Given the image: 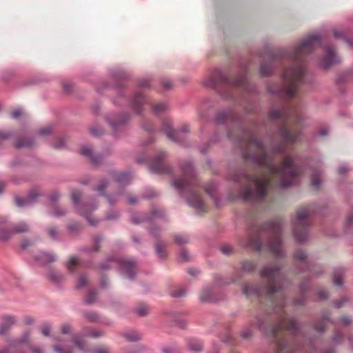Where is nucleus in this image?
Returning <instances> with one entry per match:
<instances>
[{"label":"nucleus","instance_id":"1","mask_svg":"<svg viewBox=\"0 0 353 353\" xmlns=\"http://www.w3.org/2000/svg\"><path fill=\"white\" fill-rule=\"evenodd\" d=\"M321 43L322 37L320 35L311 34L292 50L279 49L275 52H269L265 54H261L260 57L266 58L269 62L261 65L260 74L262 77L269 76L272 73L273 70L272 62L275 59L288 57L295 63L294 66L289 67L284 70L282 76L284 84L279 88L269 86L268 88V91L287 99L294 97L305 74L303 65V57L312 53L316 48L321 47Z\"/></svg>","mask_w":353,"mask_h":353},{"label":"nucleus","instance_id":"2","mask_svg":"<svg viewBox=\"0 0 353 353\" xmlns=\"http://www.w3.org/2000/svg\"><path fill=\"white\" fill-rule=\"evenodd\" d=\"M239 145L241 147H250L254 145L259 150L257 154H252L245 150L243 157L247 161H250L259 166L267 167L271 173L281 176V186L288 188L295 183L298 168L291 157H286L282 164L279 166L274 165L265 150L263 142L259 140L250 132H245L239 140Z\"/></svg>","mask_w":353,"mask_h":353},{"label":"nucleus","instance_id":"3","mask_svg":"<svg viewBox=\"0 0 353 353\" xmlns=\"http://www.w3.org/2000/svg\"><path fill=\"white\" fill-rule=\"evenodd\" d=\"M257 327L258 329L265 335L272 337L276 342L278 353H293L289 348L288 343L286 340L282 339L278 341L280 337V333L286 330L292 333H296L300 328V323L295 318H281L277 323H274L269 327L265 324V321L262 318H258L256 322L251 321L248 327L244 328L241 336L244 339H248L253 336L252 328Z\"/></svg>","mask_w":353,"mask_h":353},{"label":"nucleus","instance_id":"4","mask_svg":"<svg viewBox=\"0 0 353 353\" xmlns=\"http://www.w3.org/2000/svg\"><path fill=\"white\" fill-rule=\"evenodd\" d=\"M282 226L283 223L281 219L263 223L258 228L254 236H249L248 244L259 252L263 248V237L265 235L268 236L269 237L268 242L269 250L276 256H283L284 252L282 248L281 239Z\"/></svg>","mask_w":353,"mask_h":353},{"label":"nucleus","instance_id":"5","mask_svg":"<svg viewBox=\"0 0 353 353\" xmlns=\"http://www.w3.org/2000/svg\"><path fill=\"white\" fill-rule=\"evenodd\" d=\"M260 276L266 281V285L255 284L245 285L243 289V294L245 296L256 295L259 297L263 296H270L283 288L284 276L281 272L279 265L265 266L260 271Z\"/></svg>","mask_w":353,"mask_h":353},{"label":"nucleus","instance_id":"6","mask_svg":"<svg viewBox=\"0 0 353 353\" xmlns=\"http://www.w3.org/2000/svg\"><path fill=\"white\" fill-rule=\"evenodd\" d=\"M232 179L235 182L246 181L250 183L239 192L240 197L244 201L261 202L268 194L270 181L265 177L250 175L244 170H240L232 176Z\"/></svg>","mask_w":353,"mask_h":353},{"label":"nucleus","instance_id":"7","mask_svg":"<svg viewBox=\"0 0 353 353\" xmlns=\"http://www.w3.org/2000/svg\"><path fill=\"white\" fill-rule=\"evenodd\" d=\"M269 117L272 119H283L285 120V123L279 125L276 132V134L283 142L293 144L297 141L301 132L298 130L290 128L287 123L288 120L293 118L296 120L297 123H301V117L294 108L288 105L281 110L273 109L270 112Z\"/></svg>","mask_w":353,"mask_h":353},{"label":"nucleus","instance_id":"8","mask_svg":"<svg viewBox=\"0 0 353 353\" xmlns=\"http://www.w3.org/2000/svg\"><path fill=\"white\" fill-rule=\"evenodd\" d=\"M248 80L244 75L239 76L234 81L229 79V74L219 69L214 70L203 83L205 87L216 90L224 99L232 97L231 88L234 85L244 87Z\"/></svg>","mask_w":353,"mask_h":353},{"label":"nucleus","instance_id":"9","mask_svg":"<svg viewBox=\"0 0 353 353\" xmlns=\"http://www.w3.org/2000/svg\"><path fill=\"white\" fill-rule=\"evenodd\" d=\"M309 210L303 208L297 210L296 217L293 222V234L298 243H303L307 239V230L310 225Z\"/></svg>","mask_w":353,"mask_h":353},{"label":"nucleus","instance_id":"10","mask_svg":"<svg viewBox=\"0 0 353 353\" xmlns=\"http://www.w3.org/2000/svg\"><path fill=\"white\" fill-rule=\"evenodd\" d=\"M161 130L172 141L184 147L188 146L186 143V137L181 134L190 132V126L188 124H183L179 130H174L171 122L165 121L163 122Z\"/></svg>","mask_w":353,"mask_h":353},{"label":"nucleus","instance_id":"11","mask_svg":"<svg viewBox=\"0 0 353 353\" xmlns=\"http://www.w3.org/2000/svg\"><path fill=\"white\" fill-rule=\"evenodd\" d=\"M167 156L168 154L165 152H160L155 155L152 162L148 165L150 172L153 174H172V168L163 163V160Z\"/></svg>","mask_w":353,"mask_h":353},{"label":"nucleus","instance_id":"12","mask_svg":"<svg viewBox=\"0 0 353 353\" xmlns=\"http://www.w3.org/2000/svg\"><path fill=\"white\" fill-rule=\"evenodd\" d=\"M112 75L115 81V89L117 93V99H114L113 103L115 105H119L118 99L124 98L125 83L130 79V75L122 70H115L112 72Z\"/></svg>","mask_w":353,"mask_h":353},{"label":"nucleus","instance_id":"13","mask_svg":"<svg viewBox=\"0 0 353 353\" xmlns=\"http://www.w3.org/2000/svg\"><path fill=\"white\" fill-rule=\"evenodd\" d=\"M119 264V270L123 275H126L130 280H134L137 274V262L134 259L119 258L117 260Z\"/></svg>","mask_w":353,"mask_h":353},{"label":"nucleus","instance_id":"14","mask_svg":"<svg viewBox=\"0 0 353 353\" xmlns=\"http://www.w3.org/2000/svg\"><path fill=\"white\" fill-rule=\"evenodd\" d=\"M42 194L37 190L33 189L30 190L26 197L22 198L19 196H14L15 204L19 208H26L32 206L35 204Z\"/></svg>","mask_w":353,"mask_h":353},{"label":"nucleus","instance_id":"15","mask_svg":"<svg viewBox=\"0 0 353 353\" xmlns=\"http://www.w3.org/2000/svg\"><path fill=\"white\" fill-rule=\"evenodd\" d=\"M325 55L322 58V63L321 67L323 69H328L329 68L340 63L341 59L336 54L334 49L332 46H327L325 48Z\"/></svg>","mask_w":353,"mask_h":353},{"label":"nucleus","instance_id":"16","mask_svg":"<svg viewBox=\"0 0 353 353\" xmlns=\"http://www.w3.org/2000/svg\"><path fill=\"white\" fill-rule=\"evenodd\" d=\"M80 153L85 156L87 157H89L90 159L91 163L95 166L98 167L100 165H101L105 159V155L103 153H94L92 148H90L88 146H83L80 150Z\"/></svg>","mask_w":353,"mask_h":353},{"label":"nucleus","instance_id":"17","mask_svg":"<svg viewBox=\"0 0 353 353\" xmlns=\"http://www.w3.org/2000/svg\"><path fill=\"white\" fill-rule=\"evenodd\" d=\"M34 260L42 267H48L57 260V256L54 252L39 251L34 256Z\"/></svg>","mask_w":353,"mask_h":353},{"label":"nucleus","instance_id":"18","mask_svg":"<svg viewBox=\"0 0 353 353\" xmlns=\"http://www.w3.org/2000/svg\"><path fill=\"white\" fill-rule=\"evenodd\" d=\"M107 121L112 127V130L117 132L119 129L124 125L127 124L130 121V116L127 113H123L115 118L107 117Z\"/></svg>","mask_w":353,"mask_h":353},{"label":"nucleus","instance_id":"19","mask_svg":"<svg viewBox=\"0 0 353 353\" xmlns=\"http://www.w3.org/2000/svg\"><path fill=\"white\" fill-rule=\"evenodd\" d=\"M110 174L113 176L116 183L121 186L129 185L132 181V172L131 170L125 172L110 171Z\"/></svg>","mask_w":353,"mask_h":353},{"label":"nucleus","instance_id":"20","mask_svg":"<svg viewBox=\"0 0 353 353\" xmlns=\"http://www.w3.org/2000/svg\"><path fill=\"white\" fill-rule=\"evenodd\" d=\"M12 236L11 224L6 219L0 217V241L6 242Z\"/></svg>","mask_w":353,"mask_h":353},{"label":"nucleus","instance_id":"21","mask_svg":"<svg viewBox=\"0 0 353 353\" xmlns=\"http://www.w3.org/2000/svg\"><path fill=\"white\" fill-rule=\"evenodd\" d=\"M0 335L6 336L9 330L16 323V317L14 315L4 314L1 317Z\"/></svg>","mask_w":353,"mask_h":353},{"label":"nucleus","instance_id":"22","mask_svg":"<svg viewBox=\"0 0 353 353\" xmlns=\"http://www.w3.org/2000/svg\"><path fill=\"white\" fill-rule=\"evenodd\" d=\"M187 203L199 212L205 211L204 203L195 194V192H191L190 195L187 199Z\"/></svg>","mask_w":353,"mask_h":353},{"label":"nucleus","instance_id":"23","mask_svg":"<svg viewBox=\"0 0 353 353\" xmlns=\"http://www.w3.org/2000/svg\"><path fill=\"white\" fill-rule=\"evenodd\" d=\"M145 101L143 96L137 92L134 94V97L130 100V105L134 113L140 114L142 112V106Z\"/></svg>","mask_w":353,"mask_h":353},{"label":"nucleus","instance_id":"24","mask_svg":"<svg viewBox=\"0 0 353 353\" xmlns=\"http://www.w3.org/2000/svg\"><path fill=\"white\" fill-rule=\"evenodd\" d=\"M183 176L184 177L190 176L191 178H195L196 171L194 169V164L192 161H187L180 165Z\"/></svg>","mask_w":353,"mask_h":353},{"label":"nucleus","instance_id":"25","mask_svg":"<svg viewBox=\"0 0 353 353\" xmlns=\"http://www.w3.org/2000/svg\"><path fill=\"white\" fill-rule=\"evenodd\" d=\"M150 221H151V217L148 215V213L141 214L134 212L131 214V222L134 225Z\"/></svg>","mask_w":353,"mask_h":353},{"label":"nucleus","instance_id":"26","mask_svg":"<svg viewBox=\"0 0 353 353\" xmlns=\"http://www.w3.org/2000/svg\"><path fill=\"white\" fill-rule=\"evenodd\" d=\"M311 169L313 172L311 179L312 185L313 188L317 189L321 184V176L322 175L323 171V170L317 169L314 166H311Z\"/></svg>","mask_w":353,"mask_h":353},{"label":"nucleus","instance_id":"27","mask_svg":"<svg viewBox=\"0 0 353 353\" xmlns=\"http://www.w3.org/2000/svg\"><path fill=\"white\" fill-rule=\"evenodd\" d=\"M36 144V140L34 137H30L28 139H20L15 142V148L17 149L22 148H34Z\"/></svg>","mask_w":353,"mask_h":353},{"label":"nucleus","instance_id":"28","mask_svg":"<svg viewBox=\"0 0 353 353\" xmlns=\"http://www.w3.org/2000/svg\"><path fill=\"white\" fill-rule=\"evenodd\" d=\"M11 228L13 235L26 233L29 231V225L26 222L23 221L19 222V223L11 225Z\"/></svg>","mask_w":353,"mask_h":353},{"label":"nucleus","instance_id":"29","mask_svg":"<svg viewBox=\"0 0 353 353\" xmlns=\"http://www.w3.org/2000/svg\"><path fill=\"white\" fill-rule=\"evenodd\" d=\"M154 249L159 259L163 260L167 257V252L163 241L158 240L154 245Z\"/></svg>","mask_w":353,"mask_h":353},{"label":"nucleus","instance_id":"30","mask_svg":"<svg viewBox=\"0 0 353 353\" xmlns=\"http://www.w3.org/2000/svg\"><path fill=\"white\" fill-rule=\"evenodd\" d=\"M188 349L190 351L201 352L203 350V343L196 339H190L188 341Z\"/></svg>","mask_w":353,"mask_h":353},{"label":"nucleus","instance_id":"31","mask_svg":"<svg viewBox=\"0 0 353 353\" xmlns=\"http://www.w3.org/2000/svg\"><path fill=\"white\" fill-rule=\"evenodd\" d=\"M305 271H310L312 273L311 276H309L311 278V279L312 278L319 277L324 272V270L321 268H319L318 270L317 269L316 270H310L309 265L307 266L306 270L302 269L300 267H296L295 269L296 274H300V273L304 272Z\"/></svg>","mask_w":353,"mask_h":353},{"label":"nucleus","instance_id":"32","mask_svg":"<svg viewBox=\"0 0 353 353\" xmlns=\"http://www.w3.org/2000/svg\"><path fill=\"white\" fill-rule=\"evenodd\" d=\"M200 301L201 302H213L214 299L212 297V290L210 287L204 288L201 295Z\"/></svg>","mask_w":353,"mask_h":353},{"label":"nucleus","instance_id":"33","mask_svg":"<svg viewBox=\"0 0 353 353\" xmlns=\"http://www.w3.org/2000/svg\"><path fill=\"white\" fill-rule=\"evenodd\" d=\"M353 75L352 70H347L338 75L335 80V83L337 85H341L343 83L347 82Z\"/></svg>","mask_w":353,"mask_h":353},{"label":"nucleus","instance_id":"34","mask_svg":"<svg viewBox=\"0 0 353 353\" xmlns=\"http://www.w3.org/2000/svg\"><path fill=\"white\" fill-rule=\"evenodd\" d=\"M72 342L81 351H87L86 342L83 340V336L80 335H74L71 339Z\"/></svg>","mask_w":353,"mask_h":353},{"label":"nucleus","instance_id":"35","mask_svg":"<svg viewBox=\"0 0 353 353\" xmlns=\"http://www.w3.org/2000/svg\"><path fill=\"white\" fill-rule=\"evenodd\" d=\"M344 270L341 268H336L334 272L333 283L336 286H341L343 282V275Z\"/></svg>","mask_w":353,"mask_h":353},{"label":"nucleus","instance_id":"36","mask_svg":"<svg viewBox=\"0 0 353 353\" xmlns=\"http://www.w3.org/2000/svg\"><path fill=\"white\" fill-rule=\"evenodd\" d=\"M310 277H305L299 284V289L300 294L305 295V294L310 290Z\"/></svg>","mask_w":353,"mask_h":353},{"label":"nucleus","instance_id":"37","mask_svg":"<svg viewBox=\"0 0 353 353\" xmlns=\"http://www.w3.org/2000/svg\"><path fill=\"white\" fill-rule=\"evenodd\" d=\"M148 215L151 217V221L155 218L163 219L165 221H168L165 211L164 210H159L154 208Z\"/></svg>","mask_w":353,"mask_h":353},{"label":"nucleus","instance_id":"38","mask_svg":"<svg viewBox=\"0 0 353 353\" xmlns=\"http://www.w3.org/2000/svg\"><path fill=\"white\" fill-rule=\"evenodd\" d=\"M134 312L140 317L145 316L148 314L149 307L144 303H141L137 307L134 308Z\"/></svg>","mask_w":353,"mask_h":353},{"label":"nucleus","instance_id":"39","mask_svg":"<svg viewBox=\"0 0 353 353\" xmlns=\"http://www.w3.org/2000/svg\"><path fill=\"white\" fill-rule=\"evenodd\" d=\"M326 322H331V319L327 315H323L321 316V321L314 326V330L320 334H323L325 331V324Z\"/></svg>","mask_w":353,"mask_h":353},{"label":"nucleus","instance_id":"40","mask_svg":"<svg viewBox=\"0 0 353 353\" xmlns=\"http://www.w3.org/2000/svg\"><path fill=\"white\" fill-rule=\"evenodd\" d=\"M230 112L228 111H220L217 112L215 118L214 123L217 125L223 124L229 118Z\"/></svg>","mask_w":353,"mask_h":353},{"label":"nucleus","instance_id":"41","mask_svg":"<svg viewBox=\"0 0 353 353\" xmlns=\"http://www.w3.org/2000/svg\"><path fill=\"white\" fill-rule=\"evenodd\" d=\"M30 339V332L26 330L23 332L21 338L14 340L10 343V345L17 346L19 345L25 344L28 342Z\"/></svg>","mask_w":353,"mask_h":353},{"label":"nucleus","instance_id":"42","mask_svg":"<svg viewBox=\"0 0 353 353\" xmlns=\"http://www.w3.org/2000/svg\"><path fill=\"white\" fill-rule=\"evenodd\" d=\"M103 240V236L102 234H96L92 238L93 250L94 252H98L100 251Z\"/></svg>","mask_w":353,"mask_h":353},{"label":"nucleus","instance_id":"43","mask_svg":"<svg viewBox=\"0 0 353 353\" xmlns=\"http://www.w3.org/2000/svg\"><path fill=\"white\" fill-rule=\"evenodd\" d=\"M108 186V181L107 179H102L98 185L94 188V190L98 191L100 196H104L105 194L106 188Z\"/></svg>","mask_w":353,"mask_h":353},{"label":"nucleus","instance_id":"44","mask_svg":"<svg viewBox=\"0 0 353 353\" xmlns=\"http://www.w3.org/2000/svg\"><path fill=\"white\" fill-rule=\"evenodd\" d=\"M172 184L176 189L183 190L188 188L190 183L187 180L182 178L172 181Z\"/></svg>","mask_w":353,"mask_h":353},{"label":"nucleus","instance_id":"45","mask_svg":"<svg viewBox=\"0 0 353 353\" xmlns=\"http://www.w3.org/2000/svg\"><path fill=\"white\" fill-rule=\"evenodd\" d=\"M97 291L96 290H90L88 293L87 298L85 299L84 303L86 305H92L93 304L97 299Z\"/></svg>","mask_w":353,"mask_h":353},{"label":"nucleus","instance_id":"46","mask_svg":"<svg viewBox=\"0 0 353 353\" xmlns=\"http://www.w3.org/2000/svg\"><path fill=\"white\" fill-rule=\"evenodd\" d=\"M48 277L55 284L61 283L64 279L63 274H59L52 270L48 272Z\"/></svg>","mask_w":353,"mask_h":353},{"label":"nucleus","instance_id":"47","mask_svg":"<svg viewBox=\"0 0 353 353\" xmlns=\"http://www.w3.org/2000/svg\"><path fill=\"white\" fill-rule=\"evenodd\" d=\"M294 257L296 260L299 261L300 262H305L307 266L309 265L306 261L307 255L305 251L302 250H297L294 252Z\"/></svg>","mask_w":353,"mask_h":353},{"label":"nucleus","instance_id":"48","mask_svg":"<svg viewBox=\"0 0 353 353\" xmlns=\"http://www.w3.org/2000/svg\"><path fill=\"white\" fill-rule=\"evenodd\" d=\"M243 271L245 272H251L256 268V263L253 261H244L241 263Z\"/></svg>","mask_w":353,"mask_h":353},{"label":"nucleus","instance_id":"49","mask_svg":"<svg viewBox=\"0 0 353 353\" xmlns=\"http://www.w3.org/2000/svg\"><path fill=\"white\" fill-rule=\"evenodd\" d=\"M168 109V105L165 103H159L153 105L152 110L155 114H159Z\"/></svg>","mask_w":353,"mask_h":353},{"label":"nucleus","instance_id":"50","mask_svg":"<svg viewBox=\"0 0 353 353\" xmlns=\"http://www.w3.org/2000/svg\"><path fill=\"white\" fill-rule=\"evenodd\" d=\"M272 311L276 314H279L284 311V301H281L279 303L272 302Z\"/></svg>","mask_w":353,"mask_h":353},{"label":"nucleus","instance_id":"51","mask_svg":"<svg viewBox=\"0 0 353 353\" xmlns=\"http://www.w3.org/2000/svg\"><path fill=\"white\" fill-rule=\"evenodd\" d=\"M334 35L337 39H343L350 47H353V39H350L344 36L343 34L339 30H334Z\"/></svg>","mask_w":353,"mask_h":353},{"label":"nucleus","instance_id":"52","mask_svg":"<svg viewBox=\"0 0 353 353\" xmlns=\"http://www.w3.org/2000/svg\"><path fill=\"white\" fill-rule=\"evenodd\" d=\"M66 228L72 234H77L81 229L80 225L77 222L70 223L66 226Z\"/></svg>","mask_w":353,"mask_h":353},{"label":"nucleus","instance_id":"53","mask_svg":"<svg viewBox=\"0 0 353 353\" xmlns=\"http://www.w3.org/2000/svg\"><path fill=\"white\" fill-rule=\"evenodd\" d=\"M85 319L92 323L98 322L99 321L100 316L98 313L95 312H88L85 313Z\"/></svg>","mask_w":353,"mask_h":353},{"label":"nucleus","instance_id":"54","mask_svg":"<svg viewBox=\"0 0 353 353\" xmlns=\"http://www.w3.org/2000/svg\"><path fill=\"white\" fill-rule=\"evenodd\" d=\"M123 336L127 341L130 342H136L140 339L139 334L135 332L124 334Z\"/></svg>","mask_w":353,"mask_h":353},{"label":"nucleus","instance_id":"55","mask_svg":"<svg viewBox=\"0 0 353 353\" xmlns=\"http://www.w3.org/2000/svg\"><path fill=\"white\" fill-rule=\"evenodd\" d=\"M119 218V213L114 210H111L107 213V214L104 217L103 220L104 221H112V220H117Z\"/></svg>","mask_w":353,"mask_h":353},{"label":"nucleus","instance_id":"56","mask_svg":"<svg viewBox=\"0 0 353 353\" xmlns=\"http://www.w3.org/2000/svg\"><path fill=\"white\" fill-rule=\"evenodd\" d=\"M100 286L102 289H108L110 286L108 282V276L107 274L102 273L100 276Z\"/></svg>","mask_w":353,"mask_h":353},{"label":"nucleus","instance_id":"57","mask_svg":"<svg viewBox=\"0 0 353 353\" xmlns=\"http://www.w3.org/2000/svg\"><path fill=\"white\" fill-rule=\"evenodd\" d=\"M49 236L53 240V241H58L59 240V231L56 228H50L46 230Z\"/></svg>","mask_w":353,"mask_h":353},{"label":"nucleus","instance_id":"58","mask_svg":"<svg viewBox=\"0 0 353 353\" xmlns=\"http://www.w3.org/2000/svg\"><path fill=\"white\" fill-rule=\"evenodd\" d=\"M54 216L57 217L64 216L67 214V210L65 208H61L58 205L54 206Z\"/></svg>","mask_w":353,"mask_h":353},{"label":"nucleus","instance_id":"59","mask_svg":"<svg viewBox=\"0 0 353 353\" xmlns=\"http://www.w3.org/2000/svg\"><path fill=\"white\" fill-rule=\"evenodd\" d=\"M148 232L153 238L159 240L161 234L160 230L158 227L152 226L148 228Z\"/></svg>","mask_w":353,"mask_h":353},{"label":"nucleus","instance_id":"60","mask_svg":"<svg viewBox=\"0 0 353 353\" xmlns=\"http://www.w3.org/2000/svg\"><path fill=\"white\" fill-rule=\"evenodd\" d=\"M88 280L85 275L82 274L79 276L77 283L76 285V289L79 290L83 288L87 285Z\"/></svg>","mask_w":353,"mask_h":353},{"label":"nucleus","instance_id":"61","mask_svg":"<svg viewBox=\"0 0 353 353\" xmlns=\"http://www.w3.org/2000/svg\"><path fill=\"white\" fill-rule=\"evenodd\" d=\"M307 300V297L306 295L300 294V297L299 299H294L292 301L293 305H305Z\"/></svg>","mask_w":353,"mask_h":353},{"label":"nucleus","instance_id":"62","mask_svg":"<svg viewBox=\"0 0 353 353\" xmlns=\"http://www.w3.org/2000/svg\"><path fill=\"white\" fill-rule=\"evenodd\" d=\"M13 131H1L0 130V143L1 141L10 139L14 135Z\"/></svg>","mask_w":353,"mask_h":353},{"label":"nucleus","instance_id":"63","mask_svg":"<svg viewBox=\"0 0 353 353\" xmlns=\"http://www.w3.org/2000/svg\"><path fill=\"white\" fill-rule=\"evenodd\" d=\"M286 147L283 143H280L276 145H274L272 148V151L274 153H282L285 152Z\"/></svg>","mask_w":353,"mask_h":353},{"label":"nucleus","instance_id":"64","mask_svg":"<svg viewBox=\"0 0 353 353\" xmlns=\"http://www.w3.org/2000/svg\"><path fill=\"white\" fill-rule=\"evenodd\" d=\"M350 299L347 296H343L340 300L334 301L332 302V305L336 308H341L345 303L349 302Z\"/></svg>","mask_w":353,"mask_h":353}]
</instances>
